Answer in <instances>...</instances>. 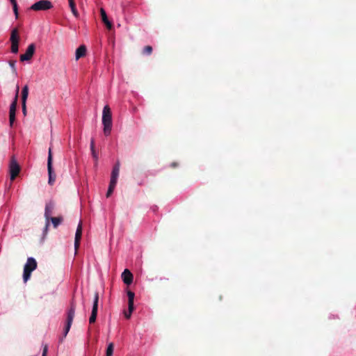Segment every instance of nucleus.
<instances>
[{"mask_svg": "<svg viewBox=\"0 0 356 356\" xmlns=\"http://www.w3.org/2000/svg\"><path fill=\"white\" fill-rule=\"evenodd\" d=\"M127 296H128V307L129 310H134V300L135 294L134 292L131 291H127Z\"/></svg>", "mask_w": 356, "mask_h": 356, "instance_id": "16", "label": "nucleus"}, {"mask_svg": "<svg viewBox=\"0 0 356 356\" xmlns=\"http://www.w3.org/2000/svg\"><path fill=\"white\" fill-rule=\"evenodd\" d=\"M76 308V303L74 302V300H72L70 302V308L67 310V318L63 331V336L60 338V342L63 341V339L67 336L70 330L73 319L74 318Z\"/></svg>", "mask_w": 356, "mask_h": 356, "instance_id": "1", "label": "nucleus"}, {"mask_svg": "<svg viewBox=\"0 0 356 356\" xmlns=\"http://www.w3.org/2000/svg\"><path fill=\"white\" fill-rule=\"evenodd\" d=\"M177 163H175V162L172 163V164H171V166L173 167V168L177 167Z\"/></svg>", "mask_w": 356, "mask_h": 356, "instance_id": "33", "label": "nucleus"}, {"mask_svg": "<svg viewBox=\"0 0 356 356\" xmlns=\"http://www.w3.org/2000/svg\"><path fill=\"white\" fill-rule=\"evenodd\" d=\"M82 236V222L80 220L78 225L74 238V248L76 251L80 245V241Z\"/></svg>", "mask_w": 356, "mask_h": 356, "instance_id": "11", "label": "nucleus"}, {"mask_svg": "<svg viewBox=\"0 0 356 356\" xmlns=\"http://www.w3.org/2000/svg\"><path fill=\"white\" fill-rule=\"evenodd\" d=\"M19 50V42L11 43V51L14 54H17Z\"/></svg>", "mask_w": 356, "mask_h": 356, "instance_id": "23", "label": "nucleus"}, {"mask_svg": "<svg viewBox=\"0 0 356 356\" xmlns=\"http://www.w3.org/2000/svg\"><path fill=\"white\" fill-rule=\"evenodd\" d=\"M29 95V87L27 85L24 86L22 90V102H26Z\"/></svg>", "mask_w": 356, "mask_h": 356, "instance_id": "19", "label": "nucleus"}, {"mask_svg": "<svg viewBox=\"0 0 356 356\" xmlns=\"http://www.w3.org/2000/svg\"><path fill=\"white\" fill-rule=\"evenodd\" d=\"M119 172H120V163L117 162L113 168L111 179L113 180V181L114 180L117 181L118 177L119 176Z\"/></svg>", "mask_w": 356, "mask_h": 356, "instance_id": "15", "label": "nucleus"}, {"mask_svg": "<svg viewBox=\"0 0 356 356\" xmlns=\"http://www.w3.org/2000/svg\"><path fill=\"white\" fill-rule=\"evenodd\" d=\"M21 167L17 163L15 157L13 156L9 163V173L10 180H15V178L19 175Z\"/></svg>", "mask_w": 356, "mask_h": 356, "instance_id": "4", "label": "nucleus"}, {"mask_svg": "<svg viewBox=\"0 0 356 356\" xmlns=\"http://www.w3.org/2000/svg\"><path fill=\"white\" fill-rule=\"evenodd\" d=\"M116 184H117V181H115V180L113 181V180L111 179L108 188L113 191L116 186Z\"/></svg>", "mask_w": 356, "mask_h": 356, "instance_id": "26", "label": "nucleus"}, {"mask_svg": "<svg viewBox=\"0 0 356 356\" xmlns=\"http://www.w3.org/2000/svg\"><path fill=\"white\" fill-rule=\"evenodd\" d=\"M153 51V49L151 46L147 45L143 48V54L145 55H150L152 54Z\"/></svg>", "mask_w": 356, "mask_h": 356, "instance_id": "22", "label": "nucleus"}, {"mask_svg": "<svg viewBox=\"0 0 356 356\" xmlns=\"http://www.w3.org/2000/svg\"><path fill=\"white\" fill-rule=\"evenodd\" d=\"M63 217H51L49 220L51 221L53 223L54 227L56 228L58 226L59 224H60L63 222Z\"/></svg>", "mask_w": 356, "mask_h": 356, "instance_id": "20", "label": "nucleus"}, {"mask_svg": "<svg viewBox=\"0 0 356 356\" xmlns=\"http://www.w3.org/2000/svg\"><path fill=\"white\" fill-rule=\"evenodd\" d=\"M10 2H13V1H15L16 0H10Z\"/></svg>", "mask_w": 356, "mask_h": 356, "instance_id": "34", "label": "nucleus"}, {"mask_svg": "<svg viewBox=\"0 0 356 356\" xmlns=\"http://www.w3.org/2000/svg\"><path fill=\"white\" fill-rule=\"evenodd\" d=\"M38 264L33 257H29L24 266L23 280L26 282L31 277V273L37 268Z\"/></svg>", "mask_w": 356, "mask_h": 356, "instance_id": "3", "label": "nucleus"}, {"mask_svg": "<svg viewBox=\"0 0 356 356\" xmlns=\"http://www.w3.org/2000/svg\"><path fill=\"white\" fill-rule=\"evenodd\" d=\"M90 150L91 152H94L95 149V140L93 138L90 140Z\"/></svg>", "mask_w": 356, "mask_h": 356, "instance_id": "29", "label": "nucleus"}, {"mask_svg": "<svg viewBox=\"0 0 356 356\" xmlns=\"http://www.w3.org/2000/svg\"><path fill=\"white\" fill-rule=\"evenodd\" d=\"M13 7V11L15 13V15L16 18H18V10H17V1L11 2Z\"/></svg>", "mask_w": 356, "mask_h": 356, "instance_id": "24", "label": "nucleus"}, {"mask_svg": "<svg viewBox=\"0 0 356 356\" xmlns=\"http://www.w3.org/2000/svg\"><path fill=\"white\" fill-rule=\"evenodd\" d=\"M68 1H69V5H70V7L72 14L74 15V16L75 17H76V18L79 17V13L76 8V4H75L74 0H68Z\"/></svg>", "mask_w": 356, "mask_h": 356, "instance_id": "18", "label": "nucleus"}, {"mask_svg": "<svg viewBox=\"0 0 356 356\" xmlns=\"http://www.w3.org/2000/svg\"><path fill=\"white\" fill-rule=\"evenodd\" d=\"M19 90V86H17L15 98L10 106L9 123H10V127L13 126V124L16 119L15 114H16V109H17V105Z\"/></svg>", "mask_w": 356, "mask_h": 356, "instance_id": "5", "label": "nucleus"}, {"mask_svg": "<svg viewBox=\"0 0 356 356\" xmlns=\"http://www.w3.org/2000/svg\"><path fill=\"white\" fill-rule=\"evenodd\" d=\"M113 349H114V344L113 343H110L108 345L106 356H113Z\"/></svg>", "mask_w": 356, "mask_h": 356, "instance_id": "21", "label": "nucleus"}, {"mask_svg": "<svg viewBox=\"0 0 356 356\" xmlns=\"http://www.w3.org/2000/svg\"><path fill=\"white\" fill-rule=\"evenodd\" d=\"M102 124L104 125V134L108 136L112 129V113L109 106L106 105L102 111Z\"/></svg>", "mask_w": 356, "mask_h": 356, "instance_id": "2", "label": "nucleus"}, {"mask_svg": "<svg viewBox=\"0 0 356 356\" xmlns=\"http://www.w3.org/2000/svg\"><path fill=\"white\" fill-rule=\"evenodd\" d=\"M47 351H48V346H47V345H44V346L43 348V351H42V356H47Z\"/></svg>", "mask_w": 356, "mask_h": 356, "instance_id": "28", "label": "nucleus"}, {"mask_svg": "<svg viewBox=\"0 0 356 356\" xmlns=\"http://www.w3.org/2000/svg\"><path fill=\"white\" fill-rule=\"evenodd\" d=\"M53 8L52 3L48 0H40L31 6V9L35 11L47 10Z\"/></svg>", "mask_w": 356, "mask_h": 356, "instance_id": "6", "label": "nucleus"}, {"mask_svg": "<svg viewBox=\"0 0 356 356\" xmlns=\"http://www.w3.org/2000/svg\"><path fill=\"white\" fill-rule=\"evenodd\" d=\"M52 153H51V149L49 147V154H48V159H47V170H48V174H49V184L50 185H52L56 179V175L53 171L52 168Z\"/></svg>", "mask_w": 356, "mask_h": 356, "instance_id": "7", "label": "nucleus"}, {"mask_svg": "<svg viewBox=\"0 0 356 356\" xmlns=\"http://www.w3.org/2000/svg\"><path fill=\"white\" fill-rule=\"evenodd\" d=\"M22 113L24 116L26 115L27 111H26V102H22Z\"/></svg>", "mask_w": 356, "mask_h": 356, "instance_id": "25", "label": "nucleus"}, {"mask_svg": "<svg viewBox=\"0 0 356 356\" xmlns=\"http://www.w3.org/2000/svg\"><path fill=\"white\" fill-rule=\"evenodd\" d=\"M133 278V274L128 269H125L122 273V279L127 285H130L132 283Z\"/></svg>", "mask_w": 356, "mask_h": 356, "instance_id": "12", "label": "nucleus"}, {"mask_svg": "<svg viewBox=\"0 0 356 356\" xmlns=\"http://www.w3.org/2000/svg\"><path fill=\"white\" fill-rule=\"evenodd\" d=\"M10 40L11 43L19 42V38L18 35V30L17 28L12 30Z\"/></svg>", "mask_w": 356, "mask_h": 356, "instance_id": "17", "label": "nucleus"}, {"mask_svg": "<svg viewBox=\"0 0 356 356\" xmlns=\"http://www.w3.org/2000/svg\"><path fill=\"white\" fill-rule=\"evenodd\" d=\"M113 192V190H111L110 188H108V191H107V193H106V197H110V195L112 194Z\"/></svg>", "mask_w": 356, "mask_h": 356, "instance_id": "30", "label": "nucleus"}, {"mask_svg": "<svg viewBox=\"0 0 356 356\" xmlns=\"http://www.w3.org/2000/svg\"><path fill=\"white\" fill-rule=\"evenodd\" d=\"M54 202L53 201H49L46 204L45 211H44V217L47 220L46 227L49 225V221L51 218V216L53 213V211L54 209Z\"/></svg>", "mask_w": 356, "mask_h": 356, "instance_id": "10", "label": "nucleus"}, {"mask_svg": "<svg viewBox=\"0 0 356 356\" xmlns=\"http://www.w3.org/2000/svg\"><path fill=\"white\" fill-rule=\"evenodd\" d=\"M100 15L102 17V20L104 22V24L106 25V28L109 30H111L113 28V24L108 20L107 15L106 13V11L104 9L101 8L100 9Z\"/></svg>", "mask_w": 356, "mask_h": 356, "instance_id": "13", "label": "nucleus"}, {"mask_svg": "<svg viewBox=\"0 0 356 356\" xmlns=\"http://www.w3.org/2000/svg\"><path fill=\"white\" fill-rule=\"evenodd\" d=\"M92 152V156L97 159V154L95 152V150H94V152Z\"/></svg>", "mask_w": 356, "mask_h": 356, "instance_id": "32", "label": "nucleus"}, {"mask_svg": "<svg viewBox=\"0 0 356 356\" xmlns=\"http://www.w3.org/2000/svg\"><path fill=\"white\" fill-rule=\"evenodd\" d=\"M98 302H99V293L95 292L94 296V300L92 305V309L91 312V314L89 318V323L90 324L94 323L96 321L97 316V310H98Z\"/></svg>", "mask_w": 356, "mask_h": 356, "instance_id": "8", "label": "nucleus"}, {"mask_svg": "<svg viewBox=\"0 0 356 356\" xmlns=\"http://www.w3.org/2000/svg\"><path fill=\"white\" fill-rule=\"evenodd\" d=\"M10 67L15 70V61H10Z\"/></svg>", "mask_w": 356, "mask_h": 356, "instance_id": "31", "label": "nucleus"}, {"mask_svg": "<svg viewBox=\"0 0 356 356\" xmlns=\"http://www.w3.org/2000/svg\"><path fill=\"white\" fill-rule=\"evenodd\" d=\"M133 311L134 310H129V309H128L127 312L125 311L124 312V316H125V318H129L131 317V313H132Z\"/></svg>", "mask_w": 356, "mask_h": 356, "instance_id": "27", "label": "nucleus"}, {"mask_svg": "<svg viewBox=\"0 0 356 356\" xmlns=\"http://www.w3.org/2000/svg\"><path fill=\"white\" fill-rule=\"evenodd\" d=\"M86 54V47L85 45L79 46L76 50V60L83 57Z\"/></svg>", "mask_w": 356, "mask_h": 356, "instance_id": "14", "label": "nucleus"}, {"mask_svg": "<svg viewBox=\"0 0 356 356\" xmlns=\"http://www.w3.org/2000/svg\"><path fill=\"white\" fill-rule=\"evenodd\" d=\"M35 44L33 43L29 44L26 50L25 54H22L20 56V60L21 61L30 60L32 58V57L35 53Z\"/></svg>", "mask_w": 356, "mask_h": 356, "instance_id": "9", "label": "nucleus"}]
</instances>
